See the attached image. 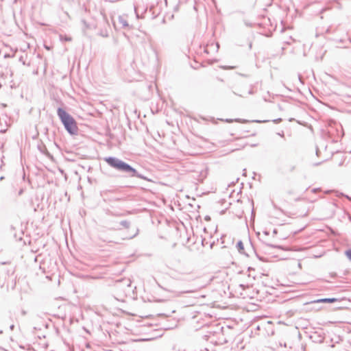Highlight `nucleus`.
<instances>
[{"label": "nucleus", "mask_w": 351, "mask_h": 351, "mask_svg": "<svg viewBox=\"0 0 351 351\" xmlns=\"http://www.w3.org/2000/svg\"><path fill=\"white\" fill-rule=\"evenodd\" d=\"M65 40L71 41V38H65Z\"/></svg>", "instance_id": "7"}, {"label": "nucleus", "mask_w": 351, "mask_h": 351, "mask_svg": "<svg viewBox=\"0 0 351 351\" xmlns=\"http://www.w3.org/2000/svg\"><path fill=\"white\" fill-rule=\"evenodd\" d=\"M298 267H299V269H302V263L300 262L298 263Z\"/></svg>", "instance_id": "6"}, {"label": "nucleus", "mask_w": 351, "mask_h": 351, "mask_svg": "<svg viewBox=\"0 0 351 351\" xmlns=\"http://www.w3.org/2000/svg\"><path fill=\"white\" fill-rule=\"evenodd\" d=\"M235 68L234 66H231V67H229V69H234Z\"/></svg>", "instance_id": "8"}, {"label": "nucleus", "mask_w": 351, "mask_h": 351, "mask_svg": "<svg viewBox=\"0 0 351 351\" xmlns=\"http://www.w3.org/2000/svg\"><path fill=\"white\" fill-rule=\"evenodd\" d=\"M237 247L240 252H243L244 247H243V244L241 241L238 242Z\"/></svg>", "instance_id": "4"}, {"label": "nucleus", "mask_w": 351, "mask_h": 351, "mask_svg": "<svg viewBox=\"0 0 351 351\" xmlns=\"http://www.w3.org/2000/svg\"><path fill=\"white\" fill-rule=\"evenodd\" d=\"M105 160L108 165L117 169L132 172L133 176H135L136 173V171L134 168L119 159L114 158H107Z\"/></svg>", "instance_id": "2"}, {"label": "nucleus", "mask_w": 351, "mask_h": 351, "mask_svg": "<svg viewBox=\"0 0 351 351\" xmlns=\"http://www.w3.org/2000/svg\"><path fill=\"white\" fill-rule=\"evenodd\" d=\"M337 301L336 298H323L312 302V303H333Z\"/></svg>", "instance_id": "3"}, {"label": "nucleus", "mask_w": 351, "mask_h": 351, "mask_svg": "<svg viewBox=\"0 0 351 351\" xmlns=\"http://www.w3.org/2000/svg\"><path fill=\"white\" fill-rule=\"evenodd\" d=\"M345 254L351 261V249L346 250Z\"/></svg>", "instance_id": "5"}, {"label": "nucleus", "mask_w": 351, "mask_h": 351, "mask_svg": "<svg viewBox=\"0 0 351 351\" xmlns=\"http://www.w3.org/2000/svg\"><path fill=\"white\" fill-rule=\"evenodd\" d=\"M58 114L66 130L72 134H76L78 128L74 119L62 108L58 110Z\"/></svg>", "instance_id": "1"}]
</instances>
